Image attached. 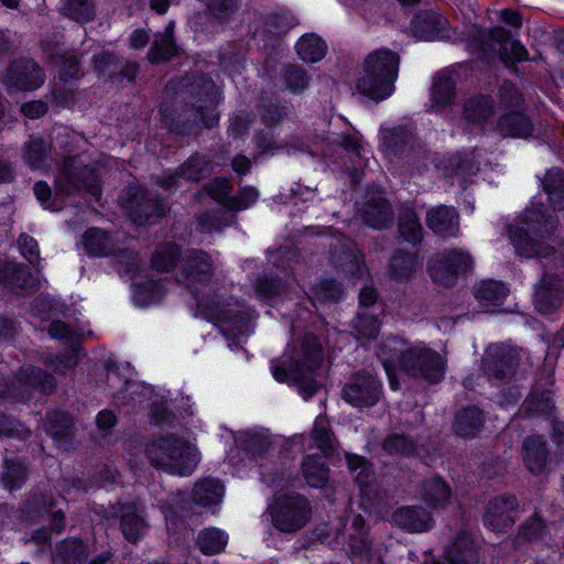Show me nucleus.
<instances>
[{"mask_svg": "<svg viewBox=\"0 0 564 564\" xmlns=\"http://www.w3.org/2000/svg\"><path fill=\"white\" fill-rule=\"evenodd\" d=\"M522 227L510 226L509 238L516 252L525 258L549 256L554 247L550 245L555 223L546 218L539 206L528 207L522 215Z\"/></svg>", "mask_w": 564, "mask_h": 564, "instance_id": "nucleus-1", "label": "nucleus"}, {"mask_svg": "<svg viewBox=\"0 0 564 564\" xmlns=\"http://www.w3.org/2000/svg\"><path fill=\"white\" fill-rule=\"evenodd\" d=\"M400 56L389 48L370 52L364 62V74L357 80V89L373 100H382L394 89Z\"/></svg>", "mask_w": 564, "mask_h": 564, "instance_id": "nucleus-2", "label": "nucleus"}, {"mask_svg": "<svg viewBox=\"0 0 564 564\" xmlns=\"http://www.w3.org/2000/svg\"><path fill=\"white\" fill-rule=\"evenodd\" d=\"M145 455L153 467L177 476L191 475L199 460L197 448L173 434L150 442Z\"/></svg>", "mask_w": 564, "mask_h": 564, "instance_id": "nucleus-3", "label": "nucleus"}, {"mask_svg": "<svg viewBox=\"0 0 564 564\" xmlns=\"http://www.w3.org/2000/svg\"><path fill=\"white\" fill-rule=\"evenodd\" d=\"M267 513L272 525L283 533L303 529L312 518V507L306 497L297 492L283 494L273 499Z\"/></svg>", "mask_w": 564, "mask_h": 564, "instance_id": "nucleus-4", "label": "nucleus"}, {"mask_svg": "<svg viewBox=\"0 0 564 564\" xmlns=\"http://www.w3.org/2000/svg\"><path fill=\"white\" fill-rule=\"evenodd\" d=\"M399 366L408 376L436 384L444 378L446 359L429 347L415 345L401 351Z\"/></svg>", "mask_w": 564, "mask_h": 564, "instance_id": "nucleus-5", "label": "nucleus"}, {"mask_svg": "<svg viewBox=\"0 0 564 564\" xmlns=\"http://www.w3.org/2000/svg\"><path fill=\"white\" fill-rule=\"evenodd\" d=\"M196 86H202V91L197 93V100L191 107L182 110L177 117V126L183 131H188L202 122L205 127H214L218 118L214 113L217 105L218 89L214 82L200 76L196 79Z\"/></svg>", "mask_w": 564, "mask_h": 564, "instance_id": "nucleus-6", "label": "nucleus"}, {"mask_svg": "<svg viewBox=\"0 0 564 564\" xmlns=\"http://www.w3.org/2000/svg\"><path fill=\"white\" fill-rule=\"evenodd\" d=\"M86 189L96 198L101 191L95 171L83 164L77 158H65L58 165L55 180L56 196H67L74 191Z\"/></svg>", "mask_w": 564, "mask_h": 564, "instance_id": "nucleus-7", "label": "nucleus"}, {"mask_svg": "<svg viewBox=\"0 0 564 564\" xmlns=\"http://www.w3.org/2000/svg\"><path fill=\"white\" fill-rule=\"evenodd\" d=\"M55 389L52 376L33 366L21 367L14 379L4 390L0 391V398L15 401H29L35 393L46 394Z\"/></svg>", "mask_w": 564, "mask_h": 564, "instance_id": "nucleus-8", "label": "nucleus"}, {"mask_svg": "<svg viewBox=\"0 0 564 564\" xmlns=\"http://www.w3.org/2000/svg\"><path fill=\"white\" fill-rule=\"evenodd\" d=\"M522 350L513 345L496 343L489 345L481 359V369L490 380H511L521 361Z\"/></svg>", "mask_w": 564, "mask_h": 564, "instance_id": "nucleus-9", "label": "nucleus"}, {"mask_svg": "<svg viewBox=\"0 0 564 564\" xmlns=\"http://www.w3.org/2000/svg\"><path fill=\"white\" fill-rule=\"evenodd\" d=\"M471 256L459 249H446L434 253L427 263L432 280L443 286H453L459 274L471 268Z\"/></svg>", "mask_w": 564, "mask_h": 564, "instance_id": "nucleus-10", "label": "nucleus"}, {"mask_svg": "<svg viewBox=\"0 0 564 564\" xmlns=\"http://www.w3.org/2000/svg\"><path fill=\"white\" fill-rule=\"evenodd\" d=\"M380 381L369 371H358L345 384L341 395L356 408L373 406L381 398Z\"/></svg>", "mask_w": 564, "mask_h": 564, "instance_id": "nucleus-11", "label": "nucleus"}, {"mask_svg": "<svg viewBox=\"0 0 564 564\" xmlns=\"http://www.w3.org/2000/svg\"><path fill=\"white\" fill-rule=\"evenodd\" d=\"M519 518V501L513 495H500L488 501L484 523L497 532L510 529Z\"/></svg>", "mask_w": 564, "mask_h": 564, "instance_id": "nucleus-12", "label": "nucleus"}, {"mask_svg": "<svg viewBox=\"0 0 564 564\" xmlns=\"http://www.w3.org/2000/svg\"><path fill=\"white\" fill-rule=\"evenodd\" d=\"M213 171V161L205 155L195 153L189 156L175 172L165 174L158 185L165 189L178 186L180 180L198 183L208 177Z\"/></svg>", "mask_w": 564, "mask_h": 564, "instance_id": "nucleus-13", "label": "nucleus"}, {"mask_svg": "<svg viewBox=\"0 0 564 564\" xmlns=\"http://www.w3.org/2000/svg\"><path fill=\"white\" fill-rule=\"evenodd\" d=\"M205 317L216 325L227 326L231 333H242L247 326V316L237 303L216 300L200 303Z\"/></svg>", "mask_w": 564, "mask_h": 564, "instance_id": "nucleus-14", "label": "nucleus"}, {"mask_svg": "<svg viewBox=\"0 0 564 564\" xmlns=\"http://www.w3.org/2000/svg\"><path fill=\"white\" fill-rule=\"evenodd\" d=\"M564 288L556 274L545 273L535 286L534 306L541 314L556 312L563 304Z\"/></svg>", "mask_w": 564, "mask_h": 564, "instance_id": "nucleus-15", "label": "nucleus"}, {"mask_svg": "<svg viewBox=\"0 0 564 564\" xmlns=\"http://www.w3.org/2000/svg\"><path fill=\"white\" fill-rule=\"evenodd\" d=\"M44 83L41 67L30 58H20L11 63L7 70L6 84L19 90L36 89Z\"/></svg>", "mask_w": 564, "mask_h": 564, "instance_id": "nucleus-16", "label": "nucleus"}, {"mask_svg": "<svg viewBox=\"0 0 564 564\" xmlns=\"http://www.w3.org/2000/svg\"><path fill=\"white\" fill-rule=\"evenodd\" d=\"M127 195L129 203L126 208L135 224L142 225L151 217H162L166 214L167 207L151 193H139L137 188H129Z\"/></svg>", "mask_w": 564, "mask_h": 564, "instance_id": "nucleus-17", "label": "nucleus"}, {"mask_svg": "<svg viewBox=\"0 0 564 564\" xmlns=\"http://www.w3.org/2000/svg\"><path fill=\"white\" fill-rule=\"evenodd\" d=\"M181 275L188 288L208 282L214 275L212 257L203 250H187L181 267Z\"/></svg>", "mask_w": 564, "mask_h": 564, "instance_id": "nucleus-18", "label": "nucleus"}, {"mask_svg": "<svg viewBox=\"0 0 564 564\" xmlns=\"http://www.w3.org/2000/svg\"><path fill=\"white\" fill-rule=\"evenodd\" d=\"M523 464L534 476L546 474L552 460L551 451L546 441L539 435H531L523 440L521 446Z\"/></svg>", "mask_w": 564, "mask_h": 564, "instance_id": "nucleus-19", "label": "nucleus"}, {"mask_svg": "<svg viewBox=\"0 0 564 564\" xmlns=\"http://www.w3.org/2000/svg\"><path fill=\"white\" fill-rule=\"evenodd\" d=\"M0 283H3L17 294H26L37 288V281L32 276L30 270L25 265L1 260Z\"/></svg>", "mask_w": 564, "mask_h": 564, "instance_id": "nucleus-20", "label": "nucleus"}, {"mask_svg": "<svg viewBox=\"0 0 564 564\" xmlns=\"http://www.w3.org/2000/svg\"><path fill=\"white\" fill-rule=\"evenodd\" d=\"M427 227L442 238L456 237L459 232V214L447 205H440L426 213Z\"/></svg>", "mask_w": 564, "mask_h": 564, "instance_id": "nucleus-21", "label": "nucleus"}, {"mask_svg": "<svg viewBox=\"0 0 564 564\" xmlns=\"http://www.w3.org/2000/svg\"><path fill=\"white\" fill-rule=\"evenodd\" d=\"M391 519L397 527L412 533L426 532L434 527L432 516L422 506L401 507Z\"/></svg>", "mask_w": 564, "mask_h": 564, "instance_id": "nucleus-22", "label": "nucleus"}, {"mask_svg": "<svg viewBox=\"0 0 564 564\" xmlns=\"http://www.w3.org/2000/svg\"><path fill=\"white\" fill-rule=\"evenodd\" d=\"M366 225L375 229H383L392 223L393 212L388 199L377 194H368L360 209Z\"/></svg>", "mask_w": 564, "mask_h": 564, "instance_id": "nucleus-23", "label": "nucleus"}, {"mask_svg": "<svg viewBox=\"0 0 564 564\" xmlns=\"http://www.w3.org/2000/svg\"><path fill=\"white\" fill-rule=\"evenodd\" d=\"M488 36L491 41L499 44V57L508 68H516V62L528 59V51L519 41H510V34L502 28H494Z\"/></svg>", "mask_w": 564, "mask_h": 564, "instance_id": "nucleus-24", "label": "nucleus"}, {"mask_svg": "<svg viewBox=\"0 0 564 564\" xmlns=\"http://www.w3.org/2000/svg\"><path fill=\"white\" fill-rule=\"evenodd\" d=\"M478 560L471 536L463 532L446 547L443 560L436 564H478Z\"/></svg>", "mask_w": 564, "mask_h": 564, "instance_id": "nucleus-25", "label": "nucleus"}, {"mask_svg": "<svg viewBox=\"0 0 564 564\" xmlns=\"http://www.w3.org/2000/svg\"><path fill=\"white\" fill-rule=\"evenodd\" d=\"M496 129L505 138H528L533 124L523 111L511 110L499 117Z\"/></svg>", "mask_w": 564, "mask_h": 564, "instance_id": "nucleus-26", "label": "nucleus"}, {"mask_svg": "<svg viewBox=\"0 0 564 564\" xmlns=\"http://www.w3.org/2000/svg\"><path fill=\"white\" fill-rule=\"evenodd\" d=\"M119 513L122 534L129 542L135 543L144 534L148 527L138 506L134 502L120 505Z\"/></svg>", "mask_w": 564, "mask_h": 564, "instance_id": "nucleus-27", "label": "nucleus"}, {"mask_svg": "<svg viewBox=\"0 0 564 564\" xmlns=\"http://www.w3.org/2000/svg\"><path fill=\"white\" fill-rule=\"evenodd\" d=\"M446 23V19L434 11H421L411 21V31L420 40H434Z\"/></svg>", "mask_w": 564, "mask_h": 564, "instance_id": "nucleus-28", "label": "nucleus"}, {"mask_svg": "<svg viewBox=\"0 0 564 564\" xmlns=\"http://www.w3.org/2000/svg\"><path fill=\"white\" fill-rule=\"evenodd\" d=\"M330 259L334 265L346 274L355 276L362 272V256L349 241L339 247L333 246Z\"/></svg>", "mask_w": 564, "mask_h": 564, "instance_id": "nucleus-29", "label": "nucleus"}, {"mask_svg": "<svg viewBox=\"0 0 564 564\" xmlns=\"http://www.w3.org/2000/svg\"><path fill=\"white\" fill-rule=\"evenodd\" d=\"M484 425V414L477 406H467L459 411L453 422L455 435L462 438L476 437Z\"/></svg>", "mask_w": 564, "mask_h": 564, "instance_id": "nucleus-30", "label": "nucleus"}, {"mask_svg": "<svg viewBox=\"0 0 564 564\" xmlns=\"http://www.w3.org/2000/svg\"><path fill=\"white\" fill-rule=\"evenodd\" d=\"M175 23L171 21L163 32L154 35L153 44L148 53V59L151 63H161L169 61L176 54V44L173 36Z\"/></svg>", "mask_w": 564, "mask_h": 564, "instance_id": "nucleus-31", "label": "nucleus"}, {"mask_svg": "<svg viewBox=\"0 0 564 564\" xmlns=\"http://www.w3.org/2000/svg\"><path fill=\"white\" fill-rule=\"evenodd\" d=\"M421 499L432 509L444 508L449 501L452 490L440 477L425 479L421 485Z\"/></svg>", "mask_w": 564, "mask_h": 564, "instance_id": "nucleus-32", "label": "nucleus"}, {"mask_svg": "<svg viewBox=\"0 0 564 564\" xmlns=\"http://www.w3.org/2000/svg\"><path fill=\"white\" fill-rule=\"evenodd\" d=\"M88 555V546L82 540L70 538L56 544L54 561L59 564H83Z\"/></svg>", "mask_w": 564, "mask_h": 564, "instance_id": "nucleus-33", "label": "nucleus"}, {"mask_svg": "<svg viewBox=\"0 0 564 564\" xmlns=\"http://www.w3.org/2000/svg\"><path fill=\"white\" fill-rule=\"evenodd\" d=\"M314 446L322 451L324 456H332L338 446V442L330 429L329 420L325 415H318L311 431Z\"/></svg>", "mask_w": 564, "mask_h": 564, "instance_id": "nucleus-34", "label": "nucleus"}, {"mask_svg": "<svg viewBox=\"0 0 564 564\" xmlns=\"http://www.w3.org/2000/svg\"><path fill=\"white\" fill-rule=\"evenodd\" d=\"M464 118L469 123L487 122L495 113V102L489 96H474L464 104Z\"/></svg>", "mask_w": 564, "mask_h": 564, "instance_id": "nucleus-35", "label": "nucleus"}, {"mask_svg": "<svg viewBox=\"0 0 564 564\" xmlns=\"http://www.w3.org/2000/svg\"><path fill=\"white\" fill-rule=\"evenodd\" d=\"M45 52L48 54L53 64L59 68L62 76L68 78L78 77L80 72V63L75 52L64 50L58 45H47Z\"/></svg>", "mask_w": 564, "mask_h": 564, "instance_id": "nucleus-36", "label": "nucleus"}, {"mask_svg": "<svg viewBox=\"0 0 564 564\" xmlns=\"http://www.w3.org/2000/svg\"><path fill=\"white\" fill-rule=\"evenodd\" d=\"M83 245L87 253L95 257H105L116 250L111 237L99 228L86 230L83 235Z\"/></svg>", "mask_w": 564, "mask_h": 564, "instance_id": "nucleus-37", "label": "nucleus"}, {"mask_svg": "<svg viewBox=\"0 0 564 564\" xmlns=\"http://www.w3.org/2000/svg\"><path fill=\"white\" fill-rule=\"evenodd\" d=\"M223 485L213 478H205L195 484L192 492L193 501L202 507L218 505L223 498Z\"/></svg>", "mask_w": 564, "mask_h": 564, "instance_id": "nucleus-38", "label": "nucleus"}, {"mask_svg": "<svg viewBox=\"0 0 564 564\" xmlns=\"http://www.w3.org/2000/svg\"><path fill=\"white\" fill-rule=\"evenodd\" d=\"M302 475L307 485L323 488L329 480V468L316 455H307L302 463Z\"/></svg>", "mask_w": 564, "mask_h": 564, "instance_id": "nucleus-39", "label": "nucleus"}, {"mask_svg": "<svg viewBox=\"0 0 564 564\" xmlns=\"http://www.w3.org/2000/svg\"><path fill=\"white\" fill-rule=\"evenodd\" d=\"M227 543L228 535L214 527L199 531L196 538V545L205 555H215L224 552Z\"/></svg>", "mask_w": 564, "mask_h": 564, "instance_id": "nucleus-40", "label": "nucleus"}, {"mask_svg": "<svg viewBox=\"0 0 564 564\" xmlns=\"http://www.w3.org/2000/svg\"><path fill=\"white\" fill-rule=\"evenodd\" d=\"M509 290L500 281L485 280L475 286V297L481 305H500Z\"/></svg>", "mask_w": 564, "mask_h": 564, "instance_id": "nucleus-41", "label": "nucleus"}, {"mask_svg": "<svg viewBox=\"0 0 564 564\" xmlns=\"http://www.w3.org/2000/svg\"><path fill=\"white\" fill-rule=\"evenodd\" d=\"M61 13L78 23H87L96 17L94 0H62Z\"/></svg>", "mask_w": 564, "mask_h": 564, "instance_id": "nucleus-42", "label": "nucleus"}, {"mask_svg": "<svg viewBox=\"0 0 564 564\" xmlns=\"http://www.w3.org/2000/svg\"><path fill=\"white\" fill-rule=\"evenodd\" d=\"M296 52L304 62L315 63L326 55L327 45L316 34L303 35L296 43Z\"/></svg>", "mask_w": 564, "mask_h": 564, "instance_id": "nucleus-43", "label": "nucleus"}, {"mask_svg": "<svg viewBox=\"0 0 564 564\" xmlns=\"http://www.w3.org/2000/svg\"><path fill=\"white\" fill-rule=\"evenodd\" d=\"M419 267L417 257L402 250L395 251L390 260V273L397 281L410 279Z\"/></svg>", "mask_w": 564, "mask_h": 564, "instance_id": "nucleus-44", "label": "nucleus"}, {"mask_svg": "<svg viewBox=\"0 0 564 564\" xmlns=\"http://www.w3.org/2000/svg\"><path fill=\"white\" fill-rule=\"evenodd\" d=\"M400 236L412 245L421 242L423 237V227L420 218L413 209L405 208L401 212L398 220Z\"/></svg>", "mask_w": 564, "mask_h": 564, "instance_id": "nucleus-45", "label": "nucleus"}, {"mask_svg": "<svg viewBox=\"0 0 564 564\" xmlns=\"http://www.w3.org/2000/svg\"><path fill=\"white\" fill-rule=\"evenodd\" d=\"M543 188L554 209H564V173L558 169L549 170L543 178Z\"/></svg>", "mask_w": 564, "mask_h": 564, "instance_id": "nucleus-46", "label": "nucleus"}, {"mask_svg": "<svg viewBox=\"0 0 564 564\" xmlns=\"http://www.w3.org/2000/svg\"><path fill=\"white\" fill-rule=\"evenodd\" d=\"M181 257V248L167 242L156 247L151 258V267L160 272H169L173 270Z\"/></svg>", "mask_w": 564, "mask_h": 564, "instance_id": "nucleus-47", "label": "nucleus"}, {"mask_svg": "<svg viewBox=\"0 0 564 564\" xmlns=\"http://www.w3.org/2000/svg\"><path fill=\"white\" fill-rule=\"evenodd\" d=\"M28 478L26 468L22 463L13 458H4L0 481L6 489L12 491L21 488Z\"/></svg>", "mask_w": 564, "mask_h": 564, "instance_id": "nucleus-48", "label": "nucleus"}, {"mask_svg": "<svg viewBox=\"0 0 564 564\" xmlns=\"http://www.w3.org/2000/svg\"><path fill=\"white\" fill-rule=\"evenodd\" d=\"M283 85L293 94H300L307 88L311 77L305 69L299 65H284L280 72Z\"/></svg>", "mask_w": 564, "mask_h": 564, "instance_id": "nucleus-49", "label": "nucleus"}, {"mask_svg": "<svg viewBox=\"0 0 564 564\" xmlns=\"http://www.w3.org/2000/svg\"><path fill=\"white\" fill-rule=\"evenodd\" d=\"M554 409L552 392L534 389L523 403V411L529 415H550Z\"/></svg>", "mask_w": 564, "mask_h": 564, "instance_id": "nucleus-50", "label": "nucleus"}, {"mask_svg": "<svg viewBox=\"0 0 564 564\" xmlns=\"http://www.w3.org/2000/svg\"><path fill=\"white\" fill-rule=\"evenodd\" d=\"M350 327L357 339L369 340L377 337L380 325L378 318L373 314H367L360 311L350 322Z\"/></svg>", "mask_w": 564, "mask_h": 564, "instance_id": "nucleus-51", "label": "nucleus"}, {"mask_svg": "<svg viewBox=\"0 0 564 564\" xmlns=\"http://www.w3.org/2000/svg\"><path fill=\"white\" fill-rule=\"evenodd\" d=\"M50 144L41 138H31L23 148L24 161L33 169L42 167L50 152Z\"/></svg>", "mask_w": 564, "mask_h": 564, "instance_id": "nucleus-52", "label": "nucleus"}, {"mask_svg": "<svg viewBox=\"0 0 564 564\" xmlns=\"http://www.w3.org/2000/svg\"><path fill=\"white\" fill-rule=\"evenodd\" d=\"M382 139L387 151L395 155H403L408 147L412 148V135L403 128L383 131Z\"/></svg>", "mask_w": 564, "mask_h": 564, "instance_id": "nucleus-53", "label": "nucleus"}, {"mask_svg": "<svg viewBox=\"0 0 564 564\" xmlns=\"http://www.w3.org/2000/svg\"><path fill=\"white\" fill-rule=\"evenodd\" d=\"M313 297L319 303H336L343 294V288L333 279H324L313 286Z\"/></svg>", "mask_w": 564, "mask_h": 564, "instance_id": "nucleus-54", "label": "nucleus"}, {"mask_svg": "<svg viewBox=\"0 0 564 564\" xmlns=\"http://www.w3.org/2000/svg\"><path fill=\"white\" fill-rule=\"evenodd\" d=\"M455 97V84L445 76L438 75L434 80L432 88V101L435 106L444 107L449 105Z\"/></svg>", "mask_w": 564, "mask_h": 564, "instance_id": "nucleus-55", "label": "nucleus"}, {"mask_svg": "<svg viewBox=\"0 0 564 564\" xmlns=\"http://www.w3.org/2000/svg\"><path fill=\"white\" fill-rule=\"evenodd\" d=\"M253 289L258 299L268 300L284 292L286 284L281 279L263 275L254 282Z\"/></svg>", "mask_w": 564, "mask_h": 564, "instance_id": "nucleus-56", "label": "nucleus"}, {"mask_svg": "<svg viewBox=\"0 0 564 564\" xmlns=\"http://www.w3.org/2000/svg\"><path fill=\"white\" fill-rule=\"evenodd\" d=\"M546 531V527L542 518L534 513L525 520L518 531V539L523 541H536L541 539Z\"/></svg>", "mask_w": 564, "mask_h": 564, "instance_id": "nucleus-57", "label": "nucleus"}, {"mask_svg": "<svg viewBox=\"0 0 564 564\" xmlns=\"http://www.w3.org/2000/svg\"><path fill=\"white\" fill-rule=\"evenodd\" d=\"M499 100L501 107L511 110H520L524 100L519 89L509 82H505L499 89Z\"/></svg>", "mask_w": 564, "mask_h": 564, "instance_id": "nucleus-58", "label": "nucleus"}, {"mask_svg": "<svg viewBox=\"0 0 564 564\" xmlns=\"http://www.w3.org/2000/svg\"><path fill=\"white\" fill-rule=\"evenodd\" d=\"M197 228L203 234L220 231L228 226L229 221L225 217V213H203L197 217Z\"/></svg>", "mask_w": 564, "mask_h": 564, "instance_id": "nucleus-59", "label": "nucleus"}, {"mask_svg": "<svg viewBox=\"0 0 564 564\" xmlns=\"http://www.w3.org/2000/svg\"><path fill=\"white\" fill-rule=\"evenodd\" d=\"M382 447L391 455H406L414 452L415 444L403 434H392L386 438Z\"/></svg>", "mask_w": 564, "mask_h": 564, "instance_id": "nucleus-60", "label": "nucleus"}, {"mask_svg": "<svg viewBox=\"0 0 564 564\" xmlns=\"http://www.w3.org/2000/svg\"><path fill=\"white\" fill-rule=\"evenodd\" d=\"M296 23L293 15L288 12H281L269 15L265 21V28L272 34L282 35L289 32Z\"/></svg>", "mask_w": 564, "mask_h": 564, "instance_id": "nucleus-61", "label": "nucleus"}, {"mask_svg": "<svg viewBox=\"0 0 564 564\" xmlns=\"http://www.w3.org/2000/svg\"><path fill=\"white\" fill-rule=\"evenodd\" d=\"M271 447L270 437L263 433L247 434L245 449L254 458L262 457Z\"/></svg>", "mask_w": 564, "mask_h": 564, "instance_id": "nucleus-62", "label": "nucleus"}, {"mask_svg": "<svg viewBox=\"0 0 564 564\" xmlns=\"http://www.w3.org/2000/svg\"><path fill=\"white\" fill-rule=\"evenodd\" d=\"M258 197V191L254 187L247 186L237 196L229 198L225 203V207L232 212L242 210L254 204Z\"/></svg>", "mask_w": 564, "mask_h": 564, "instance_id": "nucleus-63", "label": "nucleus"}, {"mask_svg": "<svg viewBox=\"0 0 564 564\" xmlns=\"http://www.w3.org/2000/svg\"><path fill=\"white\" fill-rule=\"evenodd\" d=\"M205 189L213 199L223 204L224 206L225 203L229 198H231L229 194L232 191V186L225 178L214 180L213 182L205 186Z\"/></svg>", "mask_w": 564, "mask_h": 564, "instance_id": "nucleus-64", "label": "nucleus"}]
</instances>
